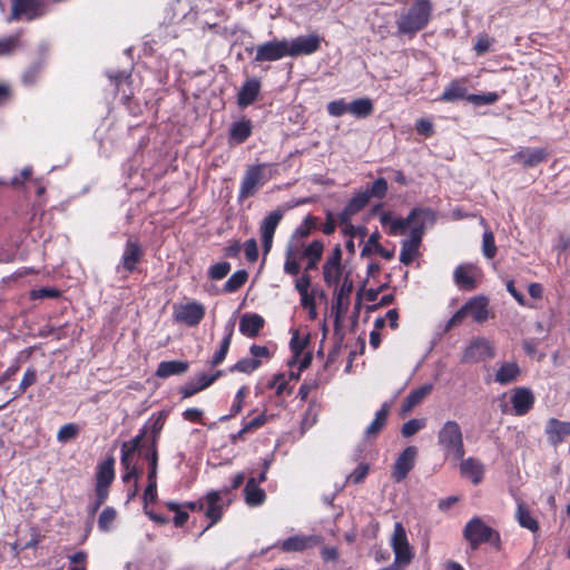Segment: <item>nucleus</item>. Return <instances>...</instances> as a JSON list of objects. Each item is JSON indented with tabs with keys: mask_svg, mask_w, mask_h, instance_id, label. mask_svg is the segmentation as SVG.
Wrapping results in <instances>:
<instances>
[{
	"mask_svg": "<svg viewBox=\"0 0 570 570\" xmlns=\"http://www.w3.org/2000/svg\"><path fill=\"white\" fill-rule=\"evenodd\" d=\"M247 394V389L245 386H242L234 397L232 407H230V414L225 415L222 417L223 421L228 420L229 417L238 414L243 409L244 399Z\"/></svg>",
	"mask_w": 570,
	"mask_h": 570,
	"instance_id": "8fccbe9b",
	"label": "nucleus"
},
{
	"mask_svg": "<svg viewBox=\"0 0 570 570\" xmlns=\"http://www.w3.org/2000/svg\"><path fill=\"white\" fill-rule=\"evenodd\" d=\"M389 190V183L385 178L379 177L373 183L367 184L365 189L361 190L363 194L367 195V200L371 198L383 199Z\"/></svg>",
	"mask_w": 570,
	"mask_h": 570,
	"instance_id": "c9c22d12",
	"label": "nucleus"
},
{
	"mask_svg": "<svg viewBox=\"0 0 570 570\" xmlns=\"http://www.w3.org/2000/svg\"><path fill=\"white\" fill-rule=\"evenodd\" d=\"M78 434H79L78 425L75 423H67L59 429V431L57 433V440L60 443H67L71 440L76 439V436Z\"/></svg>",
	"mask_w": 570,
	"mask_h": 570,
	"instance_id": "49530a36",
	"label": "nucleus"
},
{
	"mask_svg": "<svg viewBox=\"0 0 570 570\" xmlns=\"http://www.w3.org/2000/svg\"><path fill=\"white\" fill-rule=\"evenodd\" d=\"M245 257L248 262L254 263L258 258L257 242L255 238H249L244 244Z\"/></svg>",
	"mask_w": 570,
	"mask_h": 570,
	"instance_id": "052dcab7",
	"label": "nucleus"
},
{
	"mask_svg": "<svg viewBox=\"0 0 570 570\" xmlns=\"http://www.w3.org/2000/svg\"><path fill=\"white\" fill-rule=\"evenodd\" d=\"M265 164L250 166L244 174L238 198L240 200L247 199L255 195V193L265 184L264 169Z\"/></svg>",
	"mask_w": 570,
	"mask_h": 570,
	"instance_id": "423d86ee",
	"label": "nucleus"
},
{
	"mask_svg": "<svg viewBox=\"0 0 570 570\" xmlns=\"http://www.w3.org/2000/svg\"><path fill=\"white\" fill-rule=\"evenodd\" d=\"M234 322H230L225 327V336L223 337L219 348L214 353L212 360L209 361L210 366H217L223 363V361L226 358V355L228 353L230 343H232V336L234 333Z\"/></svg>",
	"mask_w": 570,
	"mask_h": 570,
	"instance_id": "473e14b6",
	"label": "nucleus"
},
{
	"mask_svg": "<svg viewBox=\"0 0 570 570\" xmlns=\"http://www.w3.org/2000/svg\"><path fill=\"white\" fill-rule=\"evenodd\" d=\"M370 466L366 463H360L353 472L347 476L348 482H353L355 484H358L364 481L366 475L368 474Z\"/></svg>",
	"mask_w": 570,
	"mask_h": 570,
	"instance_id": "4d7b16f0",
	"label": "nucleus"
},
{
	"mask_svg": "<svg viewBox=\"0 0 570 570\" xmlns=\"http://www.w3.org/2000/svg\"><path fill=\"white\" fill-rule=\"evenodd\" d=\"M248 274L245 269L236 271L224 284L226 293H234L238 291L247 281Z\"/></svg>",
	"mask_w": 570,
	"mask_h": 570,
	"instance_id": "ea45409f",
	"label": "nucleus"
},
{
	"mask_svg": "<svg viewBox=\"0 0 570 570\" xmlns=\"http://www.w3.org/2000/svg\"><path fill=\"white\" fill-rule=\"evenodd\" d=\"M245 502L249 507H258L264 503L266 499L265 491L258 487L256 479L250 478L244 488Z\"/></svg>",
	"mask_w": 570,
	"mask_h": 570,
	"instance_id": "7c9ffc66",
	"label": "nucleus"
},
{
	"mask_svg": "<svg viewBox=\"0 0 570 570\" xmlns=\"http://www.w3.org/2000/svg\"><path fill=\"white\" fill-rule=\"evenodd\" d=\"M146 460L149 462L148 480H157L158 453L157 450L148 449L145 454Z\"/></svg>",
	"mask_w": 570,
	"mask_h": 570,
	"instance_id": "6e6d98bb",
	"label": "nucleus"
},
{
	"mask_svg": "<svg viewBox=\"0 0 570 570\" xmlns=\"http://www.w3.org/2000/svg\"><path fill=\"white\" fill-rule=\"evenodd\" d=\"M498 248L494 242V235L491 230H484L482 235V254L485 258H493L497 255Z\"/></svg>",
	"mask_w": 570,
	"mask_h": 570,
	"instance_id": "c03bdc74",
	"label": "nucleus"
},
{
	"mask_svg": "<svg viewBox=\"0 0 570 570\" xmlns=\"http://www.w3.org/2000/svg\"><path fill=\"white\" fill-rule=\"evenodd\" d=\"M115 459L107 458L97 465L96 471V495L101 499L108 498L109 487L115 479Z\"/></svg>",
	"mask_w": 570,
	"mask_h": 570,
	"instance_id": "1a4fd4ad",
	"label": "nucleus"
},
{
	"mask_svg": "<svg viewBox=\"0 0 570 570\" xmlns=\"http://www.w3.org/2000/svg\"><path fill=\"white\" fill-rule=\"evenodd\" d=\"M342 266L323 265V278L327 286H337L342 277Z\"/></svg>",
	"mask_w": 570,
	"mask_h": 570,
	"instance_id": "37998d69",
	"label": "nucleus"
},
{
	"mask_svg": "<svg viewBox=\"0 0 570 570\" xmlns=\"http://www.w3.org/2000/svg\"><path fill=\"white\" fill-rule=\"evenodd\" d=\"M318 411L315 403H309L302 419V430L311 429L317 422Z\"/></svg>",
	"mask_w": 570,
	"mask_h": 570,
	"instance_id": "3c124183",
	"label": "nucleus"
},
{
	"mask_svg": "<svg viewBox=\"0 0 570 570\" xmlns=\"http://www.w3.org/2000/svg\"><path fill=\"white\" fill-rule=\"evenodd\" d=\"M189 368L187 361H164L158 364L156 375L160 379H167L173 375H181Z\"/></svg>",
	"mask_w": 570,
	"mask_h": 570,
	"instance_id": "c756f323",
	"label": "nucleus"
},
{
	"mask_svg": "<svg viewBox=\"0 0 570 570\" xmlns=\"http://www.w3.org/2000/svg\"><path fill=\"white\" fill-rule=\"evenodd\" d=\"M546 434L552 445H559L564 438L570 435V421L563 422L553 417L550 419L546 425Z\"/></svg>",
	"mask_w": 570,
	"mask_h": 570,
	"instance_id": "412c9836",
	"label": "nucleus"
},
{
	"mask_svg": "<svg viewBox=\"0 0 570 570\" xmlns=\"http://www.w3.org/2000/svg\"><path fill=\"white\" fill-rule=\"evenodd\" d=\"M454 282L458 286L465 289H473L475 281L470 274V268L464 265H459L454 271Z\"/></svg>",
	"mask_w": 570,
	"mask_h": 570,
	"instance_id": "58836bf2",
	"label": "nucleus"
},
{
	"mask_svg": "<svg viewBox=\"0 0 570 570\" xmlns=\"http://www.w3.org/2000/svg\"><path fill=\"white\" fill-rule=\"evenodd\" d=\"M167 420V412L160 411L158 413H154L145 423L148 433H149V449L157 450V442L160 436V432L165 426Z\"/></svg>",
	"mask_w": 570,
	"mask_h": 570,
	"instance_id": "b1692460",
	"label": "nucleus"
},
{
	"mask_svg": "<svg viewBox=\"0 0 570 570\" xmlns=\"http://www.w3.org/2000/svg\"><path fill=\"white\" fill-rule=\"evenodd\" d=\"M195 385L198 387V391H203L209 387L213 384V377H209V374L200 372L191 379Z\"/></svg>",
	"mask_w": 570,
	"mask_h": 570,
	"instance_id": "338daca9",
	"label": "nucleus"
},
{
	"mask_svg": "<svg viewBox=\"0 0 570 570\" xmlns=\"http://www.w3.org/2000/svg\"><path fill=\"white\" fill-rule=\"evenodd\" d=\"M433 385L432 384H424L415 390H412L409 395L405 397L403 405H402V412L409 413L419 405L424 397H426L432 392Z\"/></svg>",
	"mask_w": 570,
	"mask_h": 570,
	"instance_id": "2f4dec72",
	"label": "nucleus"
},
{
	"mask_svg": "<svg viewBox=\"0 0 570 570\" xmlns=\"http://www.w3.org/2000/svg\"><path fill=\"white\" fill-rule=\"evenodd\" d=\"M206 512L205 515L210 519L208 527L218 522L223 515V505L220 504V492L210 491L205 497Z\"/></svg>",
	"mask_w": 570,
	"mask_h": 570,
	"instance_id": "a878e982",
	"label": "nucleus"
},
{
	"mask_svg": "<svg viewBox=\"0 0 570 570\" xmlns=\"http://www.w3.org/2000/svg\"><path fill=\"white\" fill-rule=\"evenodd\" d=\"M314 225L315 218L311 215H307L304 219V223L295 229L293 237H307L311 234V229Z\"/></svg>",
	"mask_w": 570,
	"mask_h": 570,
	"instance_id": "e2e57ef3",
	"label": "nucleus"
},
{
	"mask_svg": "<svg viewBox=\"0 0 570 570\" xmlns=\"http://www.w3.org/2000/svg\"><path fill=\"white\" fill-rule=\"evenodd\" d=\"M391 547L394 552L395 564L406 567L413 559L412 548L409 543L406 531L401 522L394 524L391 537Z\"/></svg>",
	"mask_w": 570,
	"mask_h": 570,
	"instance_id": "20e7f679",
	"label": "nucleus"
},
{
	"mask_svg": "<svg viewBox=\"0 0 570 570\" xmlns=\"http://www.w3.org/2000/svg\"><path fill=\"white\" fill-rule=\"evenodd\" d=\"M352 291H353V281L348 276H345L342 285L338 288L336 287V289H335V306L337 308H341V307L346 308L347 307L348 297H350Z\"/></svg>",
	"mask_w": 570,
	"mask_h": 570,
	"instance_id": "4c0bfd02",
	"label": "nucleus"
},
{
	"mask_svg": "<svg viewBox=\"0 0 570 570\" xmlns=\"http://www.w3.org/2000/svg\"><path fill=\"white\" fill-rule=\"evenodd\" d=\"M425 419H411L402 425L401 433L404 438H411L425 428Z\"/></svg>",
	"mask_w": 570,
	"mask_h": 570,
	"instance_id": "a18cd8bd",
	"label": "nucleus"
},
{
	"mask_svg": "<svg viewBox=\"0 0 570 570\" xmlns=\"http://www.w3.org/2000/svg\"><path fill=\"white\" fill-rule=\"evenodd\" d=\"M548 155L546 148H521L512 156V161L521 164L524 168H531L544 163Z\"/></svg>",
	"mask_w": 570,
	"mask_h": 570,
	"instance_id": "dca6fc26",
	"label": "nucleus"
},
{
	"mask_svg": "<svg viewBox=\"0 0 570 570\" xmlns=\"http://www.w3.org/2000/svg\"><path fill=\"white\" fill-rule=\"evenodd\" d=\"M460 461L461 476L470 480L474 485L481 483L485 472L483 463L474 456L463 458Z\"/></svg>",
	"mask_w": 570,
	"mask_h": 570,
	"instance_id": "f3484780",
	"label": "nucleus"
},
{
	"mask_svg": "<svg viewBox=\"0 0 570 570\" xmlns=\"http://www.w3.org/2000/svg\"><path fill=\"white\" fill-rule=\"evenodd\" d=\"M36 382H37V371L33 367L27 368L18 389L14 391L12 400L21 396L27 391V389L30 387L31 385H33Z\"/></svg>",
	"mask_w": 570,
	"mask_h": 570,
	"instance_id": "79ce46f5",
	"label": "nucleus"
},
{
	"mask_svg": "<svg viewBox=\"0 0 570 570\" xmlns=\"http://www.w3.org/2000/svg\"><path fill=\"white\" fill-rule=\"evenodd\" d=\"M282 218L283 212L276 209L269 213L261 224L259 230L264 255H267L272 248L274 234Z\"/></svg>",
	"mask_w": 570,
	"mask_h": 570,
	"instance_id": "2eb2a0df",
	"label": "nucleus"
},
{
	"mask_svg": "<svg viewBox=\"0 0 570 570\" xmlns=\"http://www.w3.org/2000/svg\"><path fill=\"white\" fill-rule=\"evenodd\" d=\"M229 271L230 264L228 262H219L209 267L208 276L213 281H220L227 276Z\"/></svg>",
	"mask_w": 570,
	"mask_h": 570,
	"instance_id": "09e8293b",
	"label": "nucleus"
},
{
	"mask_svg": "<svg viewBox=\"0 0 570 570\" xmlns=\"http://www.w3.org/2000/svg\"><path fill=\"white\" fill-rule=\"evenodd\" d=\"M327 112L333 117H341L346 112H350V104L344 99H337L328 102Z\"/></svg>",
	"mask_w": 570,
	"mask_h": 570,
	"instance_id": "603ef678",
	"label": "nucleus"
},
{
	"mask_svg": "<svg viewBox=\"0 0 570 570\" xmlns=\"http://www.w3.org/2000/svg\"><path fill=\"white\" fill-rule=\"evenodd\" d=\"M438 445L446 460H461L465 454L463 432L454 420H448L438 432Z\"/></svg>",
	"mask_w": 570,
	"mask_h": 570,
	"instance_id": "f03ea898",
	"label": "nucleus"
},
{
	"mask_svg": "<svg viewBox=\"0 0 570 570\" xmlns=\"http://www.w3.org/2000/svg\"><path fill=\"white\" fill-rule=\"evenodd\" d=\"M373 111L374 105L370 98H358L350 102V112L356 118H366Z\"/></svg>",
	"mask_w": 570,
	"mask_h": 570,
	"instance_id": "e433bc0d",
	"label": "nucleus"
},
{
	"mask_svg": "<svg viewBox=\"0 0 570 570\" xmlns=\"http://www.w3.org/2000/svg\"><path fill=\"white\" fill-rule=\"evenodd\" d=\"M468 314L476 322L483 323L489 318V299L483 295L470 298L465 304Z\"/></svg>",
	"mask_w": 570,
	"mask_h": 570,
	"instance_id": "aec40b11",
	"label": "nucleus"
},
{
	"mask_svg": "<svg viewBox=\"0 0 570 570\" xmlns=\"http://www.w3.org/2000/svg\"><path fill=\"white\" fill-rule=\"evenodd\" d=\"M463 537L469 542L470 548L475 550L485 542L500 543L498 531L489 527L481 518L473 517L463 529Z\"/></svg>",
	"mask_w": 570,
	"mask_h": 570,
	"instance_id": "7ed1b4c3",
	"label": "nucleus"
},
{
	"mask_svg": "<svg viewBox=\"0 0 570 570\" xmlns=\"http://www.w3.org/2000/svg\"><path fill=\"white\" fill-rule=\"evenodd\" d=\"M321 542L318 535H293L279 543L282 551L284 552H301Z\"/></svg>",
	"mask_w": 570,
	"mask_h": 570,
	"instance_id": "6ab92c4d",
	"label": "nucleus"
},
{
	"mask_svg": "<svg viewBox=\"0 0 570 570\" xmlns=\"http://www.w3.org/2000/svg\"><path fill=\"white\" fill-rule=\"evenodd\" d=\"M514 518L521 528L527 529L532 533H537L540 530L538 520L532 515L528 505L520 499L517 500Z\"/></svg>",
	"mask_w": 570,
	"mask_h": 570,
	"instance_id": "393cba45",
	"label": "nucleus"
},
{
	"mask_svg": "<svg viewBox=\"0 0 570 570\" xmlns=\"http://www.w3.org/2000/svg\"><path fill=\"white\" fill-rule=\"evenodd\" d=\"M466 80L464 78L454 79L451 81L442 92L440 99L445 102H453L459 99H465L469 96L465 87Z\"/></svg>",
	"mask_w": 570,
	"mask_h": 570,
	"instance_id": "c85d7f7f",
	"label": "nucleus"
},
{
	"mask_svg": "<svg viewBox=\"0 0 570 570\" xmlns=\"http://www.w3.org/2000/svg\"><path fill=\"white\" fill-rule=\"evenodd\" d=\"M494 355V347L490 341L484 337H478L466 346L462 356V362L479 363L492 358Z\"/></svg>",
	"mask_w": 570,
	"mask_h": 570,
	"instance_id": "6e6552de",
	"label": "nucleus"
},
{
	"mask_svg": "<svg viewBox=\"0 0 570 570\" xmlns=\"http://www.w3.org/2000/svg\"><path fill=\"white\" fill-rule=\"evenodd\" d=\"M253 132V125L249 119L243 118L232 124L229 129V142L243 144Z\"/></svg>",
	"mask_w": 570,
	"mask_h": 570,
	"instance_id": "cd10ccee",
	"label": "nucleus"
},
{
	"mask_svg": "<svg viewBox=\"0 0 570 570\" xmlns=\"http://www.w3.org/2000/svg\"><path fill=\"white\" fill-rule=\"evenodd\" d=\"M432 10L430 0H414L409 10L396 20L397 33L413 37L428 26Z\"/></svg>",
	"mask_w": 570,
	"mask_h": 570,
	"instance_id": "f257e3e1",
	"label": "nucleus"
},
{
	"mask_svg": "<svg viewBox=\"0 0 570 570\" xmlns=\"http://www.w3.org/2000/svg\"><path fill=\"white\" fill-rule=\"evenodd\" d=\"M116 511L114 508L107 507L102 510L98 519V527L102 531H108L115 521Z\"/></svg>",
	"mask_w": 570,
	"mask_h": 570,
	"instance_id": "864d4df0",
	"label": "nucleus"
},
{
	"mask_svg": "<svg viewBox=\"0 0 570 570\" xmlns=\"http://www.w3.org/2000/svg\"><path fill=\"white\" fill-rule=\"evenodd\" d=\"M499 100V95L497 92H487V94H471L466 97V101L475 105V106H483V105H492Z\"/></svg>",
	"mask_w": 570,
	"mask_h": 570,
	"instance_id": "de8ad7c7",
	"label": "nucleus"
},
{
	"mask_svg": "<svg viewBox=\"0 0 570 570\" xmlns=\"http://www.w3.org/2000/svg\"><path fill=\"white\" fill-rule=\"evenodd\" d=\"M370 202L367 200V195L363 194L361 190L355 193V195L348 200L346 206L350 210L357 214L361 212Z\"/></svg>",
	"mask_w": 570,
	"mask_h": 570,
	"instance_id": "5fc2aeb1",
	"label": "nucleus"
},
{
	"mask_svg": "<svg viewBox=\"0 0 570 570\" xmlns=\"http://www.w3.org/2000/svg\"><path fill=\"white\" fill-rule=\"evenodd\" d=\"M267 422V416L265 413H261L256 417L246 421H243V432H250L253 430L259 429Z\"/></svg>",
	"mask_w": 570,
	"mask_h": 570,
	"instance_id": "680f3d73",
	"label": "nucleus"
},
{
	"mask_svg": "<svg viewBox=\"0 0 570 570\" xmlns=\"http://www.w3.org/2000/svg\"><path fill=\"white\" fill-rule=\"evenodd\" d=\"M324 250V244L322 240H313L308 244L304 250L303 256L307 258V264L305 266V271L309 272L316 268L318 261L321 259Z\"/></svg>",
	"mask_w": 570,
	"mask_h": 570,
	"instance_id": "72a5a7b5",
	"label": "nucleus"
},
{
	"mask_svg": "<svg viewBox=\"0 0 570 570\" xmlns=\"http://www.w3.org/2000/svg\"><path fill=\"white\" fill-rule=\"evenodd\" d=\"M264 318L256 313H245L239 320V332L249 338L256 337L264 327Z\"/></svg>",
	"mask_w": 570,
	"mask_h": 570,
	"instance_id": "5701e85b",
	"label": "nucleus"
},
{
	"mask_svg": "<svg viewBox=\"0 0 570 570\" xmlns=\"http://www.w3.org/2000/svg\"><path fill=\"white\" fill-rule=\"evenodd\" d=\"M60 296V292L51 287H42L38 291H32V298H57Z\"/></svg>",
	"mask_w": 570,
	"mask_h": 570,
	"instance_id": "69168bd1",
	"label": "nucleus"
},
{
	"mask_svg": "<svg viewBox=\"0 0 570 570\" xmlns=\"http://www.w3.org/2000/svg\"><path fill=\"white\" fill-rule=\"evenodd\" d=\"M321 42L322 38L316 33L286 39L288 57L313 55L321 48Z\"/></svg>",
	"mask_w": 570,
	"mask_h": 570,
	"instance_id": "0eeeda50",
	"label": "nucleus"
},
{
	"mask_svg": "<svg viewBox=\"0 0 570 570\" xmlns=\"http://www.w3.org/2000/svg\"><path fill=\"white\" fill-rule=\"evenodd\" d=\"M19 45V35L0 39V55L11 53Z\"/></svg>",
	"mask_w": 570,
	"mask_h": 570,
	"instance_id": "13d9d810",
	"label": "nucleus"
},
{
	"mask_svg": "<svg viewBox=\"0 0 570 570\" xmlns=\"http://www.w3.org/2000/svg\"><path fill=\"white\" fill-rule=\"evenodd\" d=\"M144 257V249L137 240L128 239L121 255V261L117 265L116 271L119 273L121 269L127 273L136 271L137 265Z\"/></svg>",
	"mask_w": 570,
	"mask_h": 570,
	"instance_id": "4468645a",
	"label": "nucleus"
},
{
	"mask_svg": "<svg viewBox=\"0 0 570 570\" xmlns=\"http://www.w3.org/2000/svg\"><path fill=\"white\" fill-rule=\"evenodd\" d=\"M421 222H424V226L426 223L432 224L434 213L430 208H413L406 218H395L391 222L389 234L393 236L402 235L407 227L412 229V226Z\"/></svg>",
	"mask_w": 570,
	"mask_h": 570,
	"instance_id": "39448f33",
	"label": "nucleus"
},
{
	"mask_svg": "<svg viewBox=\"0 0 570 570\" xmlns=\"http://www.w3.org/2000/svg\"><path fill=\"white\" fill-rule=\"evenodd\" d=\"M301 296V305L304 307V308H307L308 309V314H309V317L312 320H314L317 315L316 313V303H315V296L307 292V293H302L299 294Z\"/></svg>",
	"mask_w": 570,
	"mask_h": 570,
	"instance_id": "bf43d9fd",
	"label": "nucleus"
},
{
	"mask_svg": "<svg viewBox=\"0 0 570 570\" xmlns=\"http://www.w3.org/2000/svg\"><path fill=\"white\" fill-rule=\"evenodd\" d=\"M520 374L521 370L518 363L504 362L498 367L494 374V381L500 385H507L515 382Z\"/></svg>",
	"mask_w": 570,
	"mask_h": 570,
	"instance_id": "bb28decb",
	"label": "nucleus"
},
{
	"mask_svg": "<svg viewBox=\"0 0 570 570\" xmlns=\"http://www.w3.org/2000/svg\"><path fill=\"white\" fill-rule=\"evenodd\" d=\"M261 366V361L256 358L250 357H244L237 361L234 365H232L228 371L230 373L233 372H239V373H246L250 374L254 371H256Z\"/></svg>",
	"mask_w": 570,
	"mask_h": 570,
	"instance_id": "a19ab883",
	"label": "nucleus"
},
{
	"mask_svg": "<svg viewBox=\"0 0 570 570\" xmlns=\"http://www.w3.org/2000/svg\"><path fill=\"white\" fill-rule=\"evenodd\" d=\"M284 273L291 276H296L299 273V261L292 257H285Z\"/></svg>",
	"mask_w": 570,
	"mask_h": 570,
	"instance_id": "774afa93",
	"label": "nucleus"
},
{
	"mask_svg": "<svg viewBox=\"0 0 570 570\" xmlns=\"http://www.w3.org/2000/svg\"><path fill=\"white\" fill-rule=\"evenodd\" d=\"M205 316V307L202 303L193 301L181 304L174 309L175 321L187 326H197Z\"/></svg>",
	"mask_w": 570,
	"mask_h": 570,
	"instance_id": "9d476101",
	"label": "nucleus"
},
{
	"mask_svg": "<svg viewBox=\"0 0 570 570\" xmlns=\"http://www.w3.org/2000/svg\"><path fill=\"white\" fill-rule=\"evenodd\" d=\"M261 91V81L256 78H250L246 80L238 94H237V105L240 108H246L252 105L258 97Z\"/></svg>",
	"mask_w": 570,
	"mask_h": 570,
	"instance_id": "4be33fe9",
	"label": "nucleus"
},
{
	"mask_svg": "<svg viewBox=\"0 0 570 570\" xmlns=\"http://www.w3.org/2000/svg\"><path fill=\"white\" fill-rule=\"evenodd\" d=\"M288 57L286 39L267 41L256 48L255 62L276 61Z\"/></svg>",
	"mask_w": 570,
	"mask_h": 570,
	"instance_id": "f8f14e48",
	"label": "nucleus"
},
{
	"mask_svg": "<svg viewBox=\"0 0 570 570\" xmlns=\"http://www.w3.org/2000/svg\"><path fill=\"white\" fill-rule=\"evenodd\" d=\"M389 404L384 403L381 406V409L375 413L374 420L365 430V435L367 438L377 435L380 431L384 428L389 415Z\"/></svg>",
	"mask_w": 570,
	"mask_h": 570,
	"instance_id": "f704fd0d",
	"label": "nucleus"
},
{
	"mask_svg": "<svg viewBox=\"0 0 570 570\" xmlns=\"http://www.w3.org/2000/svg\"><path fill=\"white\" fill-rule=\"evenodd\" d=\"M417 456V449L414 445L405 448L395 460L392 470V478L395 482L403 481L409 472L414 468Z\"/></svg>",
	"mask_w": 570,
	"mask_h": 570,
	"instance_id": "ddd939ff",
	"label": "nucleus"
},
{
	"mask_svg": "<svg viewBox=\"0 0 570 570\" xmlns=\"http://www.w3.org/2000/svg\"><path fill=\"white\" fill-rule=\"evenodd\" d=\"M424 234V222L412 226L411 235L402 242L400 262L410 265L419 253V247Z\"/></svg>",
	"mask_w": 570,
	"mask_h": 570,
	"instance_id": "9b49d317",
	"label": "nucleus"
},
{
	"mask_svg": "<svg viewBox=\"0 0 570 570\" xmlns=\"http://www.w3.org/2000/svg\"><path fill=\"white\" fill-rule=\"evenodd\" d=\"M511 404L514 415H525L534 404V395L528 387H517L511 394Z\"/></svg>",
	"mask_w": 570,
	"mask_h": 570,
	"instance_id": "a211bd4d",
	"label": "nucleus"
},
{
	"mask_svg": "<svg viewBox=\"0 0 570 570\" xmlns=\"http://www.w3.org/2000/svg\"><path fill=\"white\" fill-rule=\"evenodd\" d=\"M311 286V276L308 272L304 271V273L295 281V289L298 294L309 292Z\"/></svg>",
	"mask_w": 570,
	"mask_h": 570,
	"instance_id": "0e129e2a",
	"label": "nucleus"
}]
</instances>
